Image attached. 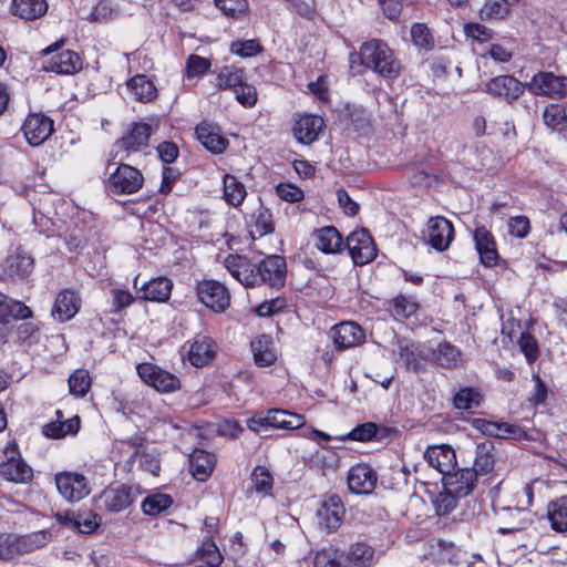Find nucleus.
<instances>
[{
	"label": "nucleus",
	"mask_w": 567,
	"mask_h": 567,
	"mask_svg": "<svg viewBox=\"0 0 567 567\" xmlns=\"http://www.w3.org/2000/svg\"><path fill=\"white\" fill-rule=\"evenodd\" d=\"M424 458L442 475L456 468L455 451L446 445L429 447L424 453Z\"/></svg>",
	"instance_id": "obj_23"
},
{
	"label": "nucleus",
	"mask_w": 567,
	"mask_h": 567,
	"mask_svg": "<svg viewBox=\"0 0 567 567\" xmlns=\"http://www.w3.org/2000/svg\"><path fill=\"white\" fill-rule=\"evenodd\" d=\"M346 247L354 265H365L377 256V248L367 229L361 228L347 237Z\"/></svg>",
	"instance_id": "obj_8"
},
{
	"label": "nucleus",
	"mask_w": 567,
	"mask_h": 567,
	"mask_svg": "<svg viewBox=\"0 0 567 567\" xmlns=\"http://www.w3.org/2000/svg\"><path fill=\"white\" fill-rule=\"evenodd\" d=\"M547 127L556 132H563L567 127V115L563 106L558 104L548 105L543 114Z\"/></svg>",
	"instance_id": "obj_46"
},
{
	"label": "nucleus",
	"mask_w": 567,
	"mask_h": 567,
	"mask_svg": "<svg viewBox=\"0 0 567 567\" xmlns=\"http://www.w3.org/2000/svg\"><path fill=\"white\" fill-rule=\"evenodd\" d=\"M333 343L337 349L343 350L355 347L364 341L365 334L362 328L351 321L336 324L331 330Z\"/></svg>",
	"instance_id": "obj_20"
},
{
	"label": "nucleus",
	"mask_w": 567,
	"mask_h": 567,
	"mask_svg": "<svg viewBox=\"0 0 567 567\" xmlns=\"http://www.w3.org/2000/svg\"><path fill=\"white\" fill-rule=\"evenodd\" d=\"M287 278V262L285 257L269 255L264 257L250 269V287L266 284L271 288H282Z\"/></svg>",
	"instance_id": "obj_3"
},
{
	"label": "nucleus",
	"mask_w": 567,
	"mask_h": 567,
	"mask_svg": "<svg viewBox=\"0 0 567 567\" xmlns=\"http://www.w3.org/2000/svg\"><path fill=\"white\" fill-rule=\"evenodd\" d=\"M518 346L529 363L537 359L538 346L535 338L530 333L523 332L518 339Z\"/></svg>",
	"instance_id": "obj_63"
},
{
	"label": "nucleus",
	"mask_w": 567,
	"mask_h": 567,
	"mask_svg": "<svg viewBox=\"0 0 567 567\" xmlns=\"http://www.w3.org/2000/svg\"><path fill=\"white\" fill-rule=\"evenodd\" d=\"M82 62L78 53L71 50H64L52 54L48 60L43 61L42 69L47 72L58 74H73L80 71Z\"/></svg>",
	"instance_id": "obj_21"
},
{
	"label": "nucleus",
	"mask_w": 567,
	"mask_h": 567,
	"mask_svg": "<svg viewBox=\"0 0 567 567\" xmlns=\"http://www.w3.org/2000/svg\"><path fill=\"white\" fill-rule=\"evenodd\" d=\"M4 309L0 316V338L6 339L9 334L10 318L16 320H25L32 317V310L23 302L7 298Z\"/></svg>",
	"instance_id": "obj_28"
},
{
	"label": "nucleus",
	"mask_w": 567,
	"mask_h": 567,
	"mask_svg": "<svg viewBox=\"0 0 567 567\" xmlns=\"http://www.w3.org/2000/svg\"><path fill=\"white\" fill-rule=\"evenodd\" d=\"M53 131V120L42 113L29 114L22 125L24 137L32 146L43 144Z\"/></svg>",
	"instance_id": "obj_13"
},
{
	"label": "nucleus",
	"mask_w": 567,
	"mask_h": 567,
	"mask_svg": "<svg viewBox=\"0 0 567 567\" xmlns=\"http://www.w3.org/2000/svg\"><path fill=\"white\" fill-rule=\"evenodd\" d=\"M411 38L413 43L420 48H433V37L431 35L427 27L423 23H414L411 27Z\"/></svg>",
	"instance_id": "obj_57"
},
{
	"label": "nucleus",
	"mask_w": 567,
	"mask_h": 567,
	"mask_svg": "<svg viewBox=\"0 0 567 567\" xmlns=\"http://www.w3.org/2000/svg\"><path fill=\"white\" fill-rule=\"evenodd\" d=\"M529 90L536 95L563 99L567 95V78L553 72H538L532 78Z\"/></svg>",
	"instance_id": "obj_10"
},
{
	"label": "nucleus",
	"mask_w": 567,
	"mask_h": 567,
	"mask_svg": "<svg viewBox=\"0 0 567 567\" xmlns=\"http://www.w3.org/2000/svg\"><path fill=\"white\" fill-rule=\"evenodd\" d=\"M378 475L367 464H357L350 467L347 475V485L352 494L369 495L375 488Z\"/></svg>",
	"instance_id": "obj_15"
},
{
	"label": "nucleus",
	"mask_w": 567,
	"mask_h": 567,
	"mask_svg": "<svg viewBox=\"0 0 567 567\" xmlns=\"http://www.w3.org/2000/svg\"><path fill=\"white\" fill-rule=\"evenodd\" d=\"M315 567H346L343 553L334 547L323 548L315 556Z\"/></svg>",
	"instance_id": "obj_51"
},
{
	"label": "nucleus",
	"mask_w": 567,
	"mask_h": 567,
	"mask_svg": "<svg viewBox=\"0 0 567 567\" xmlns=\"http://www.w3.org/2000/svg\"><path fill=\"white\" fill-rule=\"evenodd\" d=\"M393 315L400 319H408L413 316L417 309L419 305L412 298H408L405 296H398L392 299Z\"/></svg>",
	"instance_id": "obj_55"
},
{
	"label": "nucleus",
	"mask_w": 567,
	"mask_h": 567,
	"mask_svg": "<svg viewBox=\"0 0 567 567\" xmlns=\"http://www.w3.org/2000/svg\"><path fill=\"white\" fill-rule=\"evenodd\" d=\"M0 474L3 478L14 483H27L33 476L32 468L21 458L14 457L1 463Z\"/></svg>",
	"instance_id": "obj_37"
},
{
	"label": "nucleus",
	"mask_w": 567,
	"mask_h": 567,
	"mask_svg": "<svg viewBox=\"0 0 567 567\" xmlns=\"http://www.w3.org/2000/svg\"><path fill=\"white\" fill-rule=\"evenodd\" d=\"M196 293L198 299L215 312L225 311L230 303V296L227 288L216 280H203L198 282Z\"/></svg>",
	"instance_id": "obj_9"
},
{
	"label": "nucleus",
	"mask_w": 567,
	"mask_h": 567,
	"mask_svg": "<svg viewBox=\"0 0 567 567\" xmlns=\"http://www.w3.org/2000/svg\"><path fill=\"white\" fill-rule=\"evenodd\" d=\"M250 349L252 351L254 362L260 368L272 365L277 360V353L270 336H260L255 341L250 342Z\"/></svg>",
	"instance_id": "obj_34"
},
{
	"label": "nucleus",
	"mask_w": 567,
	"mask_h": 567,
	"mask_svg": "<svg viewBox=\"0 0 567 567\" xmlns=\"http://www.w3.org/2000/svg\"><path fill=\"white\" fill-rule=\"evenodd\" d=\"M55 414L58 420L55 422H50L43 426L42 433L44 436L50 439H62L68 434H76L80 431L81 420L78 415L69 420L62 421V411L58 410Z\"/></svg>",
	"instance_id": "obj_33"
},
{
	"label": "nucleus",
	"mask_w": 567,
	"mask_h": 567,
	"mask_svg": "<svg viewBox=\"0 0 567 567\" xmlns=\"http://www.w3.org/2000/svg\"><path fill=\"white\" fill-rule=\"evenodd\" d=\"M218 81L221 86L234 92L241 105H248V94L245 92L247 76L244 68L225 66L218 75Z\"/></svg>",
	"instance_id": "obj_18"
},
{
	"label": "nucleus",
	"mask_w": 567,
	"mask_h": 567,
	"mask_svg": "<svg viewBox=\"0 0 567 567\" xmlns=\"http://www.w3.org/2000/svg\"><path fill=\"white\" fill-rule=\"evenodd\" d=\"M140 378L158 392L171 393L181 389L179 379L162 368L144 362L137 365Z\"/></svg>",
	"instance_id": "obj_6"
},
{
	"label": "nucleus",
	"mask_w": 567,
	"mask_h": 567,
	"mask_svg": "<svg viewBox=\"0 0 567 567\" xmlns=\"http://www.w3.org/2000/svg\"><path fill=\"white\" fill-rule=\"evenodd\" d=\"M346 567H371L374 549L364 542L352 544L348 550H342Z\"/></svg>",
	"instance_id": "obj_30"
},
{
	"label": "nucleus",
	"mask_w": 567,
	"mask_h": 567,
	"mask_svg": "<svg viewBox=\"0 0 567 567\" xmlns=\"http://www.w3.org/2000/svg\"><path fill=\"white\" fill-rule=\"evenodd\" d=\"M34 269V259L22 248L8 255L3 264L2 277L12 282L27 281Z\"/></svg>",
	"instance_id": "obj_7"
},
{
	"label": "nucleus",
	"mask_w": 567,
	"mask_h": 567,
	"mask_svg": "<svg viewBox=\"0 0 567 567\" xmlns=\"http://www.w3.org/2000/svg\"><path fill=\"white\" fill-rule=\"evenodd\" d=\"M55 485L62 497L69 502H79L90 493L86 477L79 473H58Z\"/></svg>",
	"instance_id": "obj_12"
},
{
	"label": "nucleus",
	"mask_w": 567,
	"mask_h": 567,
	"mask_svg": "<svg viewBox=\"0 0 567 567\" xmlns=\"http://www.w3.org/2000/svg\"><path fill=\"white\" fill-rule=\"evenodd\" d=\"M152 135V126L147 123H133L131 130L116 144L127 153H134L147 147Z\"/></svg>",
	"instance_id": "obj_22"
},
{
	"label": "nucleus",
	"mask_w": 567,
	"mask_h": 567,
	"mask_svg": "<svg viewBox=\"0 0 567 567\" xmlns=\"http://www.w3.org/2000/svg\"><path fill=\"white\" fill-rule=\"evenodd\" d=\"M255 233L259 237L271 234L275 230V223L272 215L269 209L259 207L256 213L252 214Z\"/></svg>",
	"instance_id": "obj_53"
},
{
	"label": "nucleus",
	"mask_w": 567,
	"mask_h": 567,
	"mask_svg": "<svg viewBox=\"0 0 567 567\" xmlns=\"http://www.w3.org/2000/svg\"><path fill=\"white\" fill-rule=\"evenodd\" d=\"M472 425L484 435L502 439L504 422H494L485 419H473Z\"/></svg>",
	"instance_id": "obj_60"
},
{
	"label": "nucleus",
	"mask_w": 567,
	"mask_h": 567,
	"mask_svg": "<svg viewBox=\"0 0 567 567\" xmlns=\"http://www.w3.org/2000/svg\"><path fill=\"white\" fill-rule=\"evenodd\" d=\"M312 238L315 239L316 247L324 254L339 252L343 246L342 237L333 226H327L315 230Z\"/></svg>",
	"instance_id": "obj_32"
},
{
	"label": "nucleus",
	"mask_w": 567,
	"mask_h": 567,
	"mask_svg": "<svg viewBox=\"0 0 567 567\" xmlns=\"http://www.w3.org/2000/svg\"><path fill=\"white\" fill-rule=\"evenodd\" d=\"M137 497V491L127 485L105 488L97 498V506L107 512L117 513L132 505Z\"/></svg>",
	"instance_id": "obj_11"
},
{
	"label": "nucleus",
	"mask_w": 567,
	"mask_h": 567,
	"mask_svg": "<svg viewBox=\"0 0 567 567\" xmlns=\"http://www.w3.org/2000/svg\"><path fill=\"white\" fill-rule=\"evenodd\" d=\"M69 391L76 398H83L86 395L91 388V375L86 369H76L73 371L68 380Z\"/></svg>",
	"instance_id": "obj_45"
},
{
	"label": "nucleus",
	"mask_w": 567,
	"mask_h": 567,
	"mask_svg": "<svg viewBox=\"0 0 567 567\" xmlns=\"http://www.w3.org/2000/svg\"><path fill=\"white\" fill-rule=\"evenodd\" d=\"M144 183V176L140 169L120 164L106 181V188L115 195H131L138 192Z\"/></svg>",
	"instance_id": "obj_4"
},
{
	"label": "nucleus",
	"mask_w": 567,
	"mask_h": 567,
	"mask_svg": "<svg viewBox=\"0 0 567 567\" xmlns=\"http://www.w3.org/2000/svg\"><path fill=\"white\" fill-rule=\"evenodd\" d=\"M287 307V300L282 297H277L270 300H266L255 308V312L259 317H271L276 313L284 311Z\"/></svg>",
	"instance_id": "obj_58"
},
{
	"label": "nucleus",
	"mask_w": 567,
	"mask_h": 567,
	"mask_svg": "<svg viewBox=\"0 0 567 567\" xmlns=\"http://www.w3.org/2000/svg\"><path fill=\"white\" fill-rule=\"evenodd\" d=\"M215 348V343L209 337L197 336L188 350V361L194 367H204L214 359Z\"/></svg>",
	"instance_id": "obj_29"
},
{
	"label": "nucleus",
	"mask_w": 567,
	"mask_h": 567,
	"mask_svg": "<svg viewBox=\"0 0 567 567\" xmlns=\"http://www.w3.org/2000/svg\"><path fill=\"white\" fill-rule=\"evenodd\" d=\"M514 4H507L501 0H486L480 9V18L485 21L502 20L509 13V8Z\"/></svg>",
	"instance_id": "obj_50"
},
{
	"label": "nucleus",
	"mask_w": 567,
	"mask_h": 567,
	"mask_svg": "<svg viewBox=\"0 0 567 567\" xmlns=\"http://www.w3.org/2000/svg\"><path fill=\"white\" fill-rule=\"evenodd\" d=\"M195 557L204 561L207 567H218L223 561V556L210 537H203L200 546L195 551Z\"/></svg>",
	"instance_id": "obj_44"
},
{
	"label": "nucleus",
	"mask_w": 567,
	"mask_h": 567,
	"mask_svg": "<svg viewBox=\"0 0 567 567\" xmlns=\"http://www.w3.org/2000/svg\"><path fill=\"white\" fill-rule=\"evenodd\" d=\"M127 87L141 102H151L156 97L157 90L153 82L144 74H136L127 81Z\"/></svg>",
	"instance_id": "obj_43"
},
{
	"label": "nucleus",
	"mask_w": 567,
	"mask_h": 567,
	"mask_svg": "<svg viewBox=\"0 0 567 567\" xmlns=\"http://www.w3.org/2000/svg\"><path fill=\"white\" fill-rule=\"evenodd\" d=\"M215 463V455L200 449H195L189 455L190 472L199 482H205L210 476Z\"/></svg>",
	"instance_id": "obj_31"
},
{
	"label": "nucleus",
	"mask_w": 567,
	"mask_h": 567,
	"mask_svg": "<svg viewBox=\"0 0 567 567\" xmlns=\"http://www.w3.org/2000/svg\"><path fill=\"white\" fill-rule=\"evenodd\" d=\"M547 517L550 526L558 533L567 532V497L563 496L551 501L547 507Z\"/></svg>",
	"instance_id": "obj_40"
},
{
	"label": "nucleus",
	"mask_w": 567,
	"mask_h": 567,
	"mask_svg": "<svg viewBox=\"0 0 567 567\" xmlns=\"http://www.w3.org/2000/svg\"><path fill=\"white\" fill-rule=\"evenodd\" d=\"M434 361L446 369L457 364L461 359V352L451 343H440L433 352Z\"/></svg>",
	"instance_id": "obj_47"
},
{
	"label": "nucleus",
	"mask_w": 567,
	"mask_h": 567,
	"mask_svg": "<svg viewBox=\"0 0 567 567\" xmlns=\"http://www.w3.org/2000/svg\"><path fill=\"white\" fill-rule=\"evenodd\" d=\"M498 519L501 523H503V526H499L497 529V532L502 535L523 530L530 523L528 518V512L518 507L503 508L498 514Z\"/></svg>",
	"instance_id": "obj_27"
},
{
	"label": "nucleus",
	"mask_w": 567,
	"mask_h": 567,
	"mask_svg": "<svg viewBox=\"0 0 567 567\" xmlns=\"http://www.w3.org/2000/svg\"><path fill=\"white\" fill-rule=\"evenodd\" d=\"M50 540V534L39 530L25 535L0 534V560H10L18 555L29 554Z\"/></svg>",
	"instance_id": "obj_2"
},
{
	"label": "nucleus",
	"mask_w": 567,
	"mask_h": 567,
	"mask_svg": "<svg viewBox=\"0 0 567 567\" xmlns=\"http://www.w3.org/2000/svg\"><path fill=\"white\" fill-rule=\"evenodd\" d=\"M484 91L494 97L513 103L523 94L524 84L512 75H497L485 84Z\"/></svg>",
	"instance_id": "obj_16"
},
{
	"label": "nucleus",
	"mask_w": 567,
	"mask_h": 567,
	"mask_svg": "<svg viewBox=\"0 0 567 567\" xmlns=\"http://www.w3.org/2000/svg\"><path fill=\"white\" fill-rule=\"evenodd\" d=\"M495 447L489 440L476 445L475 458L471 471L475 472V476L486 475L491 473L495 465Z\"/></svg>",
	"instance_id": "obj_36"
},
{
	"label": "nucleus",
	"mask_w": 567,
	"mask_h": 567,
	"mask_svg": "<svg viewBox=\"0 0 567 567\" xmlns=\"http://www.w3.org/2000/svg\"><path fill=\"white\" fill-rule=\"evenodd\" d=\"M454 238L453 224L443 216L431 217L427 221V243L436 250L447 249Z\"/></svg>",
	"instance_id": "obj_17"
},
{
	"label": "nucleus",
	"mask_w": 567,
	"mask_h": 567,
	"mask_svg": "<svg viewBox=\"0 0 567 567\" xmlns=\"http://www.w3.org/2000/svg\"><path fill=\"white\" fill-rule=\"evenodd\" d=\"M245 185L239 183L234 176L226 175L224 178V196L233 206L240 205L246 197Z\"/></svg>",
	"instance_id": "obj_48"
},
{
	"label": "nucleus",
	"mask_w": 567,
	"mask_h": 567,
	"mask_svg": "<svg viewBox=\"0 0 567 567\" xmlns=\"http://www.w3.org/2000/svg\"><path fill=\"white\" fill-rule=\"evenodd\" d=\"M442 482L446 491L454 492L458 496L465 497L471 494L476 485L477 476L470 467L451 471L443 475Z\"/></svg>",
	"instance_id": "obj_19"
},
{
	"label": "nucleus",
	"mask_w": 567,
	"mask_h": 567,
	"mask_svg": "<svg viewBox=\"0 0 567 567\" xmlns=\"http://www.w3.org/2000/svg\"><path fill=\"white\" fill-rule=\"evenodd\" d=\"M324 126L323 118L318 115H303L293 125V135L303 144L315 142Z\"/></svg>",
	"instance_id": "obj_25"
},
{
	"label": "nucleus",
	"mask_w": 567,
	"mask_h": 567,
	"mask_svg": "<svg viewBox=\"0 0 567 567\" xmlns=\"http://www.w3.org/2000/svg\"><path fill=\"white\" fill-rule=\"evenodd\" d=\"M144 436L136 434L126 441L117 442L112 453L115 456L117 455L118 458H122L124 455H127L126 466L131 468L133 466L135 458L140 455L141 449L144 446Z\"/></svg>",
	"instance_id": "obj_41"
},
{
	"label": "nucleus",
	"mask_w": 567,
	"mask_h": 567,
	"mask_svg": "<svg viewBox=\"0 0 567 567\" xmlns=\"http://www.w3.org/2000/svg\"><path fill=\"white\" fill-rule=\"evenodd\" d=\"M210 66V62L208 59L190 54L187 59L186 63V72L188 78L199 76L207 72Z\"/></svg>",
	"instance_id": "obj_62"
},
{
	"label": "nucleus",
	"mask_w": 567,
	"mask_h": 567,
	"mask_svg": "<svg viewBox=\"0 0 567 567\" xmlns=\"http://www.w3.org/2000/svg\"><path fill=\"white\" fill-rule=\"evenodd\" d=\"M173 503V499L167 494H153L144 498L142 502V511L150 516L158 515L167 509Z\"/></svg>",
	"instance_id": "obj_49"
},
{
	"label": "nucleus",
	"mask_w": 567,
	"mask_h": 567,
	"mask_svg": "<svg viewBox=\"0 0 567 567\" xmlns=\"http://www.w3.org/2000/svg\"><path fill=\"white\" fill-rule=\"evenodd\" d=\"M80 305L81 299L76 292L71 289H64L55 298L52 316L62 322L68 321L79 312Z\"/></svg>",
	"instance_id": "obj_24"
},
{
	"label": "nucleus",
	"mask_w": 567,
	"mask_h": 567,
	"mask_svg": "<svg viewBox=\"0 0 567 567\" xmlns=\"http://www.w3.org/2000/svg\"><path fill=\"white\" fill-rule=\"evenodd\" d=\"M377 433L378 425L373 422H365L352 429V431L347 435V439L352 441L367 442L372 440Z\"/></svg>",
	"instance_id": "obj_61"
},
{
	"label": "nucleus",
	"mask_w": 567,
	"mask_h": 567,
	"mask_svg": "<svg viewBox=\"0 0 567 567\" xmlns=\"http://www.w3.org/2000/svg\"><path fill=\"white\" fill-rule=\"evenodd\" d=\"M481 394L476 389L463 388L455 393L453 404L458 410H470L481 404Z\"/></svg>",
	"instance_id": "obj_52"
},
{
	"label": "nucleus",
	"mask_w": 567,
	"mask_h": 567,
	"mask_svg": "<svg viewBox=\"0 0 567 567\" xmlns=\"http://www.w3.org/2000/svg\"><path fill=\"white\" fill-rule=\"evenodd\" d=\"M350 72L362 74L367 69L373 70L384 79H395L401 74L402 64L385 42L372 39L362 43L359 52L349 55Z\"/></svg>",
	"instance_id": "obj_1"
},
{
	"label": "nucleus",
	"mask_w": 567,
	"mask_h": 567,
	"mask_svg": "<svg viewBox=\"0 0 567 567\" xmlns=\"http://www.w3.org/2000/svg\"><path fill=\"white\" fill-rule=\"evenodd\" d=\"M507 226L509 234L517 238H525L530 230L529 219L526 216L511 217Z\"/></svg>",
	"instance_id": "obj_64"
},
{
	"label": "nucleus",
	"mask_w": 567,
	"mask_h": 567,
	"mask_svg": "<svg viewBox=\"0 0 567 567\" xmlns=\"http://www.w3.org/2000/svg\"><path fill=\"white\" fill-rule=\"evenodd\" d=\"M172 288L173 282L169 279L166 277H157L142 286L141 298L154 302H165L171 297Z\"/></svg>",
	"instance_id": "obj_35"
},
{
	"label": "nucleus",
	"mask_w": 567,
	"mask_h": 567,
	"mask_svg": "<svg viewBox=\"0 0 567 567\" xmlns=\"http://www.w3.org/2000/svg\"><path fill=\"white\" fill-rule=\"evenodd\" d=\"M11 11L23 20H37L48 11L47 0H12Z\"/></svg>",
	"instance_id": "obj_38"
},
{
	"label": "nucleus",
	"mask_w": 567,
	"mask_h": 567,
	"mask_svg": "<svg viewBox=\"0 0 567 567\" xmlns=\"http://www.w3.org/2000/svg\"><path fill=\"white\" fill-rule=\"evenodd\" d=\"M305 416L287 410L270 409L266 416H250V431L258 432L261 427L297 430L305 425Z\"/></svg>",
	"instance_id": "obj_5"
},
{
	"label": "nucleus",
	"mask_w": 567,
	"mask_h": 567,
	"mask_svg": "<svg viewBox=\"0 0 567 567\" xmlns=\"http://www.w3.org/2000/svg\"><path fill=\"white\" fill-rule=\"evenodd\" d=\"M196 135L203 146L212 153L219 154L226 148L227 141L214 132L213 127L206 123H202L196 127Z\"/></svg>",
	"instance_id": "obj_39"
},
{
	"label": "nucleus",
	"mask_w": 567,
	"mask_h": 567,
	"mask_svg": "<svg viewBox=\"0 0 567 567\" xmlns=\"http://www.w3.org/2000/svg\"><path fill=\"white\" fill-rule=\"evenodd\" d=\"M101 524V518L92 511L79 512L76 514L75 528L81 534H91Z\"/></svg>",
	"instance_id": "obj_54"
},
{
	"label": "nucleus",
	"mask_w": 567,
	"mask_h": 567,
	"mask_svg": "<svg viewBox=\"0 0 567 567\" xmlns=\"http://www.w3.org/2000/svg\"><path fill=\"white\" fill-rule=\"evenodd\" d=\"M250 482L257 495L261 498L272 496L274 476L269 468L256 466L250 473Z\"/></svg>",
	"instance_id": "obj_42"
},
{
	"label": "nucleus",
	"mask_w": 567,
	"mask_h": 567,
	"mask_svg": "<svg viewBox=\"0 0 567 567\" xmlns=\"http://www.w3.org/2000/svg\"><path fill=\"white\" fill-rule=\"evenodd\" d=\"M474 241L482 264L486 267L495 266L498 254L493 235L485 227H477L474 231Z\"/></svg>",
	"instance_id": "obj_26"
},
{
	"label": "nucleus",
	"mask_w": 567,
	"mask_h": 567,
	"mask_svg": "<svg viewBox=\"0 0 567 567\" xmlns=\"http://www.w3.org/2000/svg\"><path fill=\"white\" fill-rule=\"evenodd\" d=\"M460 497L458 494L444 488V492L439 493L434 501L436 514L439 516L449 515L456 507Z\"/></svg>",
	"instance_id": "obj_56"
},
{
	"label": "nucleus",
	"mask_w": 567,
	"mask_h": 567,
	"mask_svg": "<svg viewBox=\"0 0 567 567\" xmlns=\"http://www.w3.org/2000/svg\"><path fill=\"white\" fill-rule=\"evenodd\" d=\"M344 514V505L337 494L327 496L317 511L319 525L329 533L336 532L341 526Z\"/></svg>",
	"instance_id": "obj_14"
},
{
	"label": "nucleus",
	"mask_w": 567,
	"mask_h": 567,
	"mask_svg": "<svg viewBox=\"0 0 567 567\" xmlns=\"http://www.w3.org/2000/svg\"><path fill=\"white\" fill-rule=\"evenodd\" d=\"M218 7L226 16L238 18L245 14L248 9L247 0H215Z\"/></svg>",
	"instance_id": "obj_59"
}]
</instances>
